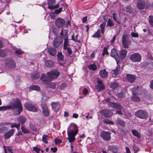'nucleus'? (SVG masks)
Here are the masks:
<instances>
[{
  "label": "nucleus",
  "instance_id": "62",
  "mask_svg": "<svg viewBox=\"0 0 153 153\" xmlns=\"http://www.w3.org/2000/svg\"><path fill=\"white\" fill-rule=\"evenodd\" d=\"M55 83H52L49 85V87L53 89H54L55 87Z\"/></svg>",
  "mask_w": 153,
  "mask_h": 153
},
{
  "label": "nucleus",
  "instance_id": "4",
  "mask_svg": "<svg viewBox=\"0 0 153 153\" xmlns=\"http://www.w3.org/2000/svg\"><path fill=\"white\" fill-rule=\"evenodd\" d=\"M110 55L111 56L113 57L115 59L117 65L116 68L112 71V74L116 76L118 75L119 71H120V65H119L120 63L119 61V56L117 51L114 48L111 50Z\"/></svg>",
  "mask_w": 153,
  "mask_h": 153
},
{
  "label": "nucleus",
  "instance_id": "38",
  "mask_svg": "<svg viewBox=\"0 0 153 153\" xmlns=\"http://www.w3.org/2000/svg\"><path fill=\"white\" fill-rule=\"evenodd\" d=\"M88 68L90 69L93 71H95L97 68V66L95 63L90 65L88 66Z\"/></svg>",
  "mask_w": 153,
  "mask_h": 153
},
{
  "label": "nucleus",
  "instance_id": "52",
  "mask_svg": "<svg viewBox=\"0 0 153 153\" xmlns=\"http://www.w3.org/2000/svg\"><path fill=\"white\" fill-rule=\"evenodd\" d=\"M123 115L128 119H129L131 117V114L128 112L126 111L125 112V113L123 114Z\"/></svg>",
  "mask_w": 153,
  "mask_h": 153
},
{
  "label": "nucleus",
  "instance_id": "28",
  "mask_svg": "<svg viewBox=\"0 0 153 153\" xmlns=\"http://www.w3.org/2000/svg\"><path fill=\"white\" fill-rule=\"evenodd\" d=\"M57 58L58 60L63 61L64 59V56L61 51L58 52L57 54Z\"/></svg>",
  "mask_w": 153,
  "mask_h": 153
},
{
  "label": "nucleus",
  "instance_id": "64",
  "mask_svg": "<svg viewBox=\"0 0 153 153\" xmlns=\"http://www.w3.org/2000/svg\"><path fill=\"white\" fill-rule=\"evenodd\" d=\"M115 102H108V105L109 107H111L112 108H113V106Z\"/></svg>",
  "mask_w": 153,
  "mask_h": 153
},
{
  "label": "nucleus",
  "instance_id": "31",
  "mask_svg": "<svg viewBox=\"0 0 153 153\" xmlns=\"http://www.w3.org/2000/svg\"><path fill=\"white\" fill-rule=\"evenodd\" d=\"M103 122L104 124H109L113 125H114V123L113 122L108 119H104L103 120Z\"/></svg>",
  "mask_w": 153,
  "mask_h": 153
},
{
  "label": "nucleus",
  "instance_id": "51",
  "mask_svg": "<svg viewBox=\"0 0 153 153\" xmlns=\"http://www.w3.org/2000/svg\"><path fill=\"white\" fill-rule=\"evenodd\" d=\"M74 34H73L72 35V36L71 39L72 40H74L75 42H77L79 43L80 42V41L79 40L77 39V36H78L77 35H76V36L75 37H74Z\"/></svg>",
  "mask_w": 153,
  "mask_h": 153
},
{
  "label": "nucleus",
  "instance_id": "54",
  "mask_svg": "<svg viewBox=\"0 0 153 153\" xmlns=\"http://www.w3.org/2000/svg\"><path fill=\"white\" fill-rule=\"evenodd\" d=\"M105 54L108 55V52L107 51V47H105L103 49V53L102 55L104 56Z\"/></svg>",
  "mask_w": 153,
  "mask_h": 153
},
{
  "label": "nucleus",
  "instance_id": "7",
  "mask_svg": "<svg viewBox=\"0 0 153 153\" xmlns=\"http://www.w3.org/2000/svg\"><path fill=\"white\" fill-rule=\"evenodd\" d=\"M111 133L108 131H102L100 134V136L102 139L106 141H108L111 140Z\"/></svg>",
  "mask_w": 153,
  "mask_h": 153
},
{
  "label": "nucleus",
  "instance_id": "30",
  "mask_svg": "<svg viewBox=\"0 0 153 153\" xmlns=\"http://www.w3.org/2000/svg\"><path fill=\"white\" fill-rule=\"evenodd\" d=\"M117 122L118 124L122 127H124L125 126V123L124 121L119 118L117 119Z\"/></svg>",
  "mask_w": 153,
  "mask_h": 153
},
{
  "label": "nucleus",
  "instance_id": "63",
  "mask_svg": "<svg viewBox=\"0 0 153 153\" xmlns=\"http://www.w3.org/2000/svg\"><path fill=\"white\" fill-rule=\"evenodd\" d=\"M137 89L136 88H134L131 89V92L133 95L135 94L137 92Z\"/></svg>",
  "mask_w": 153,
  "mask_h": 153
},
{
  "label": "nucleus",
  "instance_id": "48",
  "mask_svg": "<svg viewBox=\"0 0 153 153\" xmlns=\"http://www.w3.org/2000/svg\"><path fill=\"white\" fill-rule=\"evenodd\" d=\"M7 130L8 128L7 127H2L0 128V133L3 134L5 132L7 131Z\"/></svg>",
  "mask_w": 153,
  "mask_h": 153
},
{
  "label": "nucleus",
  "instance_id": "47",
  "mask_svg": "<svg viewBox=\"0 0 153 153\" xmlns=\"http://www.w3.org/2000/svg\"><path fill=\"white\" fill-rule=\"evenodd\" d=\"M117 97L120 98H123L125 96V93L123 91H121L117 95Z\"/></svg>",
  "mask_w": 153,
  "mask_h": 153
},
{
  "label": "nucleus",
  "instance_id": "58",
  "mask_svg": "<svg viewBox=\"0 0 153 153\" xmlns=\"http://www.w3.org/2000/svg\"><path fill=\"white\" fill-rule=\"evenodd\" d=\"M133 148L135 153L137 152L139 150L138 147L135 145L133 146Z\"/></svg>",
  "mask_w": 153,
  "mask_h": 153
},
{
  "label": "nucleus",
  "instance_id": "13",
  "mask_svg": "<svg viewBox=\"0 0 153 153\" xmlns=\"http://www.w3.org/2000/svg\"><path fill=\"white\" fill-rule=\"evenodd\" d=\"M65 23L64 19L60 17L58 18L55 22L56 26L59 28H60L63 26Z\"/></svg>",
  "mask_w": 153,
  "mask_h": 153
},
{
  "label": "nucleus",
  "instance_id": "43",
  "mask_svg": "<svg viewBox=\"0 0 153 153\" xmlns=\"http://www.w3.org/2000/svg\"><path fill=\"white\" fill-rule=\"evenodd\" d=\"M42 110L48 108L47 104L45 102H42L40 104Z\"/></svg>",
  "mask_w": 153,
  "mask_h": 153
},
{
  "label": "nucleus",
  "instance_id": "23",
  "mask_svg": "<svg viewBox=\"0 0 153 153\" xmlns=\"http://www.w3.org/2000/svg\"><path fill=\"white\" fill-rule=\"evenodd\" d=\"M63 50L66 51L65 52V54L67 56H70L72 53V51L71 49L69 47H66L65 48H63Z\"/></svg>",
  "mask_w": 153,
  "mask_h": 153
},
{
  "label": "nucleus",
  "instance_id": "57",
  "mask_svg": "<svg viewBox=\"0 0 153 153\" xmlns=\"http://www.w3.org/2000/svg\"><path fill=\"white\" fill-rule=\"evenodd\" d=\"M15 53L17 54H22L23 52L20 49H16L15 51Z\"/></svg>",
  "mask_w": 153,
  "mask_h": 153
},
{
  "label": "nucleus",
  "instance_id": "44",
  "mask_svg": "<svg viewBox=\"0 0 153 153\" xmlns=\"http://www.w3.org/2000/svg\"><path fill=\"white\" fill-rule=\"evenodd\" d=\"M21 129L22 131L24 134H28L29 132V130L27 129L23 125L21 126Z\"/></svg>",
  "mask_w": 153,
  "mask_h": 153
},
{
  "label": "nucleus",
  "instance_id": "29",
  "mask_svg": "<svg viewBox=\"0 0 153 153\" xmlns=\"http://www.w3.org/2000/svg\"><path fill=\"white\" fill-rule=\"evenodd\" d=\"M113 19L117 22L118 24L121 23L120 20L118 19L116 13H114L113 14Z\"/></svg>",
  "mask_w": 153,
  "mask_h": 153
},
{
  "label": "nucleus",
  "instance_id": "40",
  "mask_svg": "<svg viewBox=\"0 0 153 153\" xmlns=\"http://www.w3.org/2000/svg\"><path fill=\"white\" fill-rule=\"evenodd\" d=\"M43 114L45 117H48L49 115V110L48 108L42 110Z\"/></svg>",
  "mask_w": 153,
  "mask_h": 153
},
{
  "label": "nucleus",
  "instance_id": "42",
  "mask_svg": "<svg viewBox=\"0 0 153 153\" xmlns=\"http://www.w3.org/2000/svg\"><path fill=\"white\" fill-rule=\"evenodd\" d=\"M131 100L135 102H138L140 101V99L138 97L134 94L132 97Z\"/></svg>",
  "mask_w": 153,
  "mask_h": 153
},
{
  "label": "nucleus",
  "instance_id": "41",
  "mask_svg": "<svg viewBox=\"0 0 153 153\" xmlns=\"http://www.w3.org/2000/svg\"><path fill=\"white\" fill-rule=\"evenodd\" d=\"M29 88L33 90L39 91L40 89V87L37 85H32L29 87Z\"/></svg>",
  "mask_w": 153,
  "mask_h": 153
},
{
  "label": "nucleus",
  "instance_id": "60",
  "mask_svg": "<svg viewBox=\"0 0 153 153\" xmlns=\"http://www.w3.org/2000/svg\"><path fill=\"white\" fill-rule=\"evenodd\" d=\"M131 35L133 37H138L139 36L138 33H137L132 32L131 33Z\"/></svg>",
  "mask_w": 153,
  "mask_h": 153
},
{
  "label": "nucleus",
  "instance_id": "35",
  "mask_svg": "<svg viewBox=\"0 0 153 153\" xmlns=\"http://www.w3.org/2000/svg\"><path fill=\"white\" fill-rule=\"evenodd\" d=\"M70 45L69 42H68V38H64V41L63 43V48L68 47Z\"/></svg>",
  "mask_w": 153,
  "mask_h": 153
},
{
  "label": "nucleus",
  "instance_id": "20",
  "mask_svg": "<svg viewBox=\"0 0 153 153\" xmlns=\"http://www.w3.org/2000/svg\"><path fill=\"white\" fill-rule=\"evenodd\" d=\"M126 78L128 82L131 83H133L135 80L136 78L134 75L127 74L126 75Z\"/></svg>",
  "mask_w": 153,
  "mask_h": 153
},
{
  "label": "nucleus",
  "instance_id": "17",
  "mask_svg": "<svg viewBox=\"0 0 153 153\" xmlns=\"http://www.w3.org/2000/svg\"><path fill=\"white\" fill-rule=\"evenodd\" d=\"M145 0H137V5L138 9H143L145 7Z\"/></svg>",
  "mask_w": 153,
  "mask_h": 153
},
{
  "label": "nucleus",
  "instance_id": "11",
  "mask_svg": "<svg viewBox=\"0 0 153 153\" xmlns=\"http://www.w3.org/2000/svg\"><path fill=\"white\" fill-rule=\"evenodd\" d=\"M56 0H48L47 4L48 5V8L50 10L55 9L59 7V4H58L56 5H53L55 2Z\"/></svg>",
  "mask_w": 153,
  "mask_h": 153
},
{
  "label": "nucleus",
  "instance_id": "2",
  "mask_svg": "<svg viewBox=\"0 0 153 153\" xmlns=\"http://www.w3.org/2000/svg\"><path fill=\"white\" fill-rule=\"evenodd\" d=\"M60 74V72L57 69H52L47 73L48 76L42 74L41 76V79L45 83H48L54 79L57 78Z\"/></svg>",
  "mask_w": 153,
  "mask_h": 153
},
{
  "label": "nucleus",
  "instance_id": "24",
  "mask_svg": "<svg viewBox=\"0 0 153 153\" xmlns=\"http://www.w3.org/2000/svg\"><path fill=\"white\" fill-rule=\"evenodd\" d=\"M99 74L101 77L102 78H107L108 74L107 72L105 69H103L100 71Z\"/></svg>",
  "mask_w": 153,
  "mask_h": 153
},
{
  "label": "nucleus",
  "instance_id": "3",
  "mask_svg": "<svg viewBox=\"0 0 153 153\" xmlns=\"http://www.w3.org/2000/svg\"><path fill=\"white\" fill-rule=\"evenodd\" d=\"M78 126L75 124L71 123L67 129V134L68 137L66 139L69 140V142L71 143L74 142L75 139V136L78 131Z\"/></svg>",
  "mask_w": 153,
  "mask_h": 153
},
{
  "label": "nucleus",
  "instance_id": "16",
  "mask_svg": "<svg viewBox=\"0 0 153 153\" xmlns=\"http://www.w3.org/2000/svg\"><path fill=\"white\" fill-rule=\"evenodd\" d=\"M47 51L48 54L52 56H54L57 53L56 49L54 48H49L47 49Z\"/></svg>",
  "mask_w": 153,
  "mask_h": 153
},
{
  "label": "nucleus",
  "instance_id": "32",
  "mask_svg": "<svg viewBox=\"0 0 153 153\" xmlns=\"http://www.w3.org/2000/svg\"><path fill=\"white\" fill-rule=\"evenodd\" d=\"M118 84L116 82H111V83L110 87L112 89H116L118 88Z\"/></svg>",
  "mask_w": 153,
  "mask_h": 153
},
{
  "label": "nucleus",
  "instance_id": "49",
  "mask_svg": "<svg viewBox=\"0 0 153 153\" xmlns=\"http://www.w3.org/2000/svg\"><path fill=\"white\" fill-rule=\"evenodd\" d=\"M6 56L5 51L3 50L0 49V57H4Z\"/></svg>",
  "mask_w": 153,
  "mask_h": 153
},
{
  "label": "nucleus",
  "instance_id": "19",
  "mask_svg": "<svg viewBox=\"0 0 153 153\" xmlns=\"http://www.w3.org/2000/svg\"><path fill=\"white\" fill-rule=\"evenodd\" d=\"M61 43L62 42L60 41L59 38L56 37L54 40L53 45L55 48H57L60 46Z\"/></svg>",
  "mask_w": 153,
  "mask_h": 153
},
{
  "label": "nucleus",
  "instance_id": "50",
  "mask_svg": "<svg viewBox=\"0 0 153 153\" xmlns=\"http://www.w3.org/2000/svg\"><path fill=\"white\" fill-rule=\"evenodd\" d=\"M19 120L22 124H23L25 122L26 119L24 117H19Z\"/></svg>",
  "mask_w": 153,
  "mask_h": 153
},
{
  "label": "nucleus",
  "instance_id": "18",
  "mask_svg": "<svg viewBox=\"0 0 153 153\" xmlns=\"http://www.w3.org/2000/svg\"><path fill=\"white\" fill-rule=\"evenodd\" d=\"M14 132L15 130L13 129H12L9 130L4 135L5 138L7 139L9 138L12 136L13 135Z\"/></svg>",
  "mask_w": 153,
  "mask_h": 153
},
{
  "label": "nucleus",
  "instance_id": "45",
  "mask_svg": "<svg viewBox=\"0 0 153 153\" xmlns=\"http://www.w3.org/2000/svg\"><path fill=\"white\" fill-rule=\"evenodd\" d=\"M48 137V136L45 134L43 135L42 136V140L46 144L48 143V139L47 138Z\"/></svg>",
  "mask_w": 153,
  "mask_h": 153
},
{
  "label": "nucleus",
  "instance_id": "59",
  "mask_svg": "<svg viewBox=\"0 0 153 153\" xmlns=\"http://www.w3.org/2000/svg\"><path fill=\"white\" fill-rule=\"evenodd\" d=\"M33 150L37 153H38L40 151V148H38L37 147L35 146L33 147Z\"/></svg>",
  "mask_w": 153,
  "mask_h": 153
},
{
  "label": "nucleus",
  "instance_id": "46",
  "mask_svg": "<svg viewBox=\"0 0 153 153\" xmlns=\"http://www.w3.org/2000/svg\"><path fill=\"white\" fill-rule=\"evenodd\" d=\"M150 25L153 27V16L150 15L148 19Z\"/></svg>",
  "mask_w": 153,
  "mask_h": 153
},
{
  "label": "nucleus",
  "instance_id": "10",
  "mask_svg": "<svg viewBox=\"0 0 153 153\" xmlns=\"http://www.w3.org/2000/svg\"><path fill=\"white\" fill-rule=\"evenodd\" d=\"M97 82V84L96 85L95 88L98 92L102 91L105 89V86L102 80L98 79Z\"/></svg>",
  "mask_w": 153,
  "mask_h": 153
},
{
  "label": "nucleus",
  "instance_id": "55",
  "mask_svg": "<svg viewBox=\"0 0 153 153\" xmlns=\"http://www.w3.org/2000/svg\"><path fill=\"white\" fill-rule=\"evenodd\" d=\"M57 14H56L55 12L53 13H51L50 14V16L51 18L52 19H54L56 16V15Z\"/></svg>",
  "mask_w": 153,
  "mask_h": 153
},
{
  "label": "nucleus",
  "instance_id": "27",
  "mask_svg": "<svg viewBox=\"0 0 153 153\" xmlns=\"http://www.w3.org/2000/svg\"><path fill=\"white\" fill-rule=\"evenodd\" d=\"M127 53V51L126 50L123 49L121 51L120 53V56L122 59L125 58Z\"/></svg>",
  "mask_w": 153,
  "mask_h": 153
},
{
  "label": "nucleus",
  "instance_id": "37",
  "mask_svg": "<svg viewBox=\"0 0 153 153\" xmlns=\"http://www.w3.org/2000/svg\"><path fill=\"white\" fill-rule=\"evenodd\" d=\"M101 37V33L100 29L97 30V31L92 36L93 37L100 38Z\"/></svg>",
  "mask_w": 153,
  "mask_h": 153
},
{
  "label": "nucleus",
  "instance_id": "39",
  "mask_svg": "<svg viewBox=\"0 0 153 153\" xmlns=\"http://www.w3.org/2000/svg\"><path fill=\"white\" fill-rule=\"evenodd\" d=\"M131 131L133 134L134 136L137 137L138 138H140V134L137 131L133 129Z\"/></svg>",
  "mask_w": 153,
  "mask_h": 153
},
{
  "label": "nucleus",
  "instance_id": "26",
  "mask_svg": "<svg viewBox=\"0 0 153 153\" xmlns=\"http://www.w3.org/2000/svg\"><path fill=\"white\" fill-rule=\"evenodd\" d=\"M109 150L112 152H118L119 150V148L117 146H109Z\"/></svg>",
  "mask_w": 153,
  "mask_h": 153
},
{
  "label": "nucleus",
  "instance_id": "12",
  "mask_svg": "<svg viewBox=\"0 0 153 153\" xmlns=\"http://www.w3.org/2000/svg\"><path fill=\"white\" fill-rule=\"evenodd\" d=\"M16 64L14 61L11 59H7L5 62V66L6 67L12 68H15Z\"/></svg>",
  "mask_w": 153,
  "mask_h": 153
},
{
  "label": "nucleus",
  "instance_id": "5",
  "mask_svg": "<svg viewBox=\"0 0 153 153\" xmlns=\"http://www.w3.org/2000/svg\"><path fill=\"white\" fill-rule=\"evenodd\" d=\"M131 40L129 36L127 34L124 33L122 36V43L124 48L127 49L131 43Z\"/></svg>",
  "mask_w": 153,
  "mask_h": 153
},
{
  "label": "nucleus",
  "instance_id": "15",
  "mask_svg": "<svg viewBox=\"0 0 153 153\" xmlns=\"http://www.w3.org/2000/svg\"><path fill=\"white\" fill-rule=\"evenodd\" d=\"M100 113L106 117H110L113 114L111 110L108 109H103L100 111Z\"/></svg>",
  "mask_w": 153,
  "mask_h": 153
},
{
  "label": "nucleus",
  "instance_id": "56",
  "mask_svg": "<svg viewBox=\"0 0 153 153\" xmlns=\"http://www.w3.org/2000/svg\"><path fill=\"white\" fill-rule=\"evenodd\" d=\"M55 143V144H59V143H62V140L60 139H59L58 138H56L54 139Z\"/></svg>",
  "mask_w": 153,
  "mask_h": 153
},
{
  "label": "nucleus",
  "instance_id": "33",
  "mask_svg": "<svg viewBox=\"0 0 153 153\" xmlns=\"http://www.w3.org/2000/svg\"><path fill=\"white\" fill-rule=\"evenodd\" d=\"M106 24V23L105 22H103L100 25V27L101 29V33L102 34L104 33L105 27Z\"/></svg>",
  "mask_w": 153,
  "mask_h": 153
},
{
  "label": "nucleus",
  "instance_id": "22",
  "mask_svg": "<svg viewBox=\"0 0 153 153\" xmlns=\"http://www.w3.org/2000/svg\"><path fill=\"white\" fill-rule=\"evenodd\" d=\"M54 64V62L51 60H48L45 62V65L48 68H51L53 67Z\"/></svg>",
  "mask_w": 153,
  "mask_h": 153
},
{
  "label": "nucleus",
  "instance_id": "14",
  "mask_svg": "<svg viewBox=\"0 0 153 153\" xmlns=\"http://www.w3.org/2000/svg\"><path fill=\"white\" fill-rule=\"evenodd\" d=\"M51 105L52 107V109L55 112H57L59 110L60 107V104L57 102H51Z\"/></svg>",
  "mask_w": 153,
  "mask_h": 153
},
{
  "label": "nucleus",
  "instance_id": "34",
  "mask_svg": "<svg viewBox=\"0 0 153 153\" xmlns=\"http://www.w3.org/2000/svg\"><path fill=\"white\" fill-rule=\"evenodd\" d=\"M122 108V106L119 104L114 103L113 108L116 109L120 110H121Z\"/></svg>",
  "mask_w": 153,
  "mask_h": 153
},
{
  "label": "nucleus",
  "instance_id": "61",
  "mask_svg": "<svg viewBox=\"0 0 153 153\" xmlns=\"http://www.w3.org/2000/svg\"><path fill=\"white\" fill-rule=\"evenodd\" d=\"M62 10V7H60L59 9L56 10H55V12L56 14H59L60 13Z\"/></svg>",
  "mask_w": 153,
  "mask_h": 153
},
{
  "label": "nucleus",
  "instance_id": "6",
  "mask_svg": "<svg viewBox=\"0 0 153 153\" xmlns=\"http://www.w3.org/2000/svg\"><path fill=\"white\" fill-rule=\"evenodd\" d=\"M135 115L141 119H146L149 117V114L146 111L139 110L135 112Z\"/></svg>",
  "mask_w": 153,
  "mask_h": 153
},
{
  "label": "nucleus",
  "instance_id": "1",
  "mask_svg": "<svg viewBox=\"0 0 153 153\" xmlns=\"http://www.w3.org/2000/svg\"><path fill=\"white\" fill-rule=\"evenodd\" d=\"M11 109L14 111V114L19 115L22 111V108L21 100L18 98H14L10 102L9 105L0 107V111H4Z\"/></svg>",
  "mask_w": 153,
  "mask_h": 153
},
{
  "label": "nucleus",
  "instance_id": "53",
  "mask_svg": "<svg viewBox=\"0 0 153 153\" xmlns=\"http://www.w3.org/2000/svg\"><path fill=\"white\" fill-rule=\"evenodd\" d=\"M39 76V75L38 73H36L32 75V78L33 79H36Z\"/></svg>",
  "mask_w": 153,
  "mask_h": 153
},
{
  "label": "nucleus",
  "instance_id": "36",
  "mask_svg": "<svg viewBox=\"0 0 153 153\" xmlns=\"http://www.w3.org/2000/svg\"><path fill=\"white\" fill-rule=\"evenodd\" d=\"M114 25V23L112 21L111 19L110 18H109L108 19V21L107 22V26L111 27L112 26H113Z\"/></svg>",
  "mask_w": 153,
  "mask_h": 153
},
{
  "label": "nucleus",
  "instance_id": "21",
  "mask_svg": "<svg viewBox=\"0 0 153 153\" xmlns=\"http://www.w3.org/2000/svg\"><path fill=\"white\" fill-rule=\"evenodd\" d=\"M60 35L62 36L64 38H68V30L62 28L61 29L60 33Z\"/></svg>",
  "mask_w": 153,
  "mask_h": 153
},
{
  "label": "nucleus",
  "instance_id": "25",
  "mask_svg": "<svg viewBox=\"0 0 153 153\" xmlns=\"http://www.w3.org/2000/svg\"><path fill=\"white\" fill-rule=\"evenodd\" d=\"M124 10L126 12L130 14L132 13L134 11V9L130 5L126 6L124 9Z\"/></svg>",
  "mask_w": 153,
  "mask_h": 153
},
{
  "label": "nucleus",
  "instance_id": "9",
  "mask_svg": "<svg viewBox=\"0 0 153 153\" xmlns=\"http://www.w3.org/2000/svg\"><path fill=\"white\" fill-rule=\"evenodd\" d=\"M141 58V55L138 53H135L131 54L130 57L131 60L134 62H140Z\"/></svg>",
  "mask_w": 153,
  "mask_h": 153
},
{
  "label": "nucleus",
  "instance_id": "8",
  "mask_svg": "<svg viewBox=\"0 0 153 153\" xmlns=\"http://www.w3.org/2000/svg\"><path fill=\"white\" fill-rule=\"evenodd\" d=\"M24 106L25 108L28 111L34 112L37 111L36 107L30 102H28L25 103Z\"/></svg>",
  "mask_w": 153,
  "mask_h": 153
}]
</instances>
